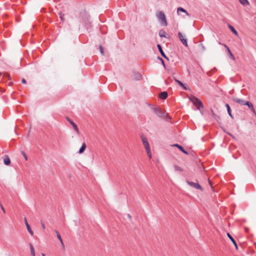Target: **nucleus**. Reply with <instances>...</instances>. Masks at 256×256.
<instances>
[{
  "instance_id": "nucleus-1",
  "label": "nucleus",
  "mask_w": 256,
  "mask_h": 256,
  "mask_svg": "<svg viewBox=\"0 0 256 256\" xmlns=\"http://www.w3.org/2000/svg\"><path fill=\"white\" fill-rule=\"evenodd\" d=\"M152 112L160 118L166 121H169L171 120V118L168 115L165 111L162 110V109L159 108L157 106H152Z\"/></svg>"
},
{
  "instance_id": "nucleus-2",
  "label": "nucleus",
  "mask_w": 256,
  "mask_h": 256,
  "mask_svg": "<svg viewBox=\"0 0 256 256\" xmlns=\"http://www.w3.org/2000/svg\"><path fill=\"white\" fill-rule=\"evenodd\" d=\"M190 100L196 107L198 110H199L201 114H202L201 108H203L204 105L202 102L194 96H192L190 98Z\"/></svg>"
},
{
  "instance_id": "nucleus-3",
  "label": "nucleus",
  "mask_w": 256,
  "mask_h": 256,
  "mask_svg": "<svg viewBox=\"0 0 256 256\" xmlns=\"http://www.w3.org/2000/svg\"><path fill=\"white\" fill-rule=\"evenodd\" d=\"M157 18L161 20L162 24L164 23L165 26H167L168 24L167 22L166 17L164 13L162 11H158L157 14Z\"/></svg>"
},
{
  "instance_id": "nucleus-4",
  "label": "nucleus",
  "mask_w": 256,
  "mask_h": 256,
  "mask_svg": "<svg viewBox=\"0 0 256 256\" xmlns=\"http://www.w3.org/2000/svg\"><path fill=\"white\" fill-rule=\"evenodd\" d=\"M186 183L190 186L198 190H200V191H203V188L202 186L198 184V182H194L188 180L186 181Z\"/></svg>"
},
{
  "instance_id": "nucleus-5",
  "label": "nucleus",
  "mask_w": 256,
  "mask_h": 256,
  "mask_svg": "<svg viewBox=\"0 0 256 256\" xmlns=\"http://www.w3.org/2000/svg\"><path fill=\"white\" fill-rule=\"evenodd\" d=\"M245 106H246L248 107V109L252 113V114L254 116H256V111L254 108L253 104L250 102L248 101H247V102Z\"/></svg>"
},
{
  "instance_id": "nucleus-6",
  "label": "nucleus",
  "mask_w": 256,
  "mask_h": 256,
  "mask_svg": "<svg viewBox=\"0 0 256 256\" xmlns=\"http://www.w3.org/2000/svg\"><path fill=\"white\" fill-rule=\"evenodd\" d=\"M232 98V100L235 102L239 104L240 106H245L246 104V103L247 102V101H246L244 100L240 99V98H238L234 97V96H233Z\"/></svg>"
},
{
  "instance_id": "nucleus-7",
  "label": "nucleus",
  "mask_w": 256,
  "mask_h": 256,
  "mask_svg": "<svg viewBox=\"0 0 256 256\" xmlns=\"http://www.w3.org/2000/svg\"><path fill=\"white\" fill-rule=\"evenodd\" d=\"M178 38H179L180 40L182 43V44L184 46H188V44L187 39L184 38V36H183V35L182 34L181 32H178Z\"/></svg>"
},
{
  "instance_id": "nucleus-8",
  "label": "nucleus",
  "mask_w": 256,
  "mask_h": 256,
  "mask_svg": "<svg viewBox=\"0 0 256 256\" xmlns=\"http://www.w3.org/2000/svg\"><path fill=\"white\" fill-rule=\"evenodd\" d=\"M141 138L146 150H149V148H150V147L147 138L144 136H142Z\"/></svg>"
},
{
  "instance_id": "nucleus-9",
  "label": "nucleus",
  "mask_w": 256,
  "mask_h": 256,
  "mask_svg": "<svg viewBox=\"0 0 256 256\" xmlns=\"http://www.w3.org/2000/svg\"><path fill=\"white\" fill-rule=\"evenodd\" d=\"M66 120L72 125L73 128L76 132V133L78 134V132H79L78 128L76 124L69 118L66 117Z\"/></svg>"
},
{
  "instance_id": "nucleus-10",
  "label": "nucleus",
  "mask_w": 256,
  "mask_h": 256,
  "mask_svg": "<svg viewBox=\"0 0 256 256\" xmlns=\"http://www.w3.org/2000/svg\"><path fill=\"white\" fill-rule=\"evenodd\" d=\"M174 146L178 148L181 152H182L183 153L185 154H188V153L187 151H186L184 148L180 145L179 144H176L173 145Z\"/></svg>"
},
{
  "instance_id": "nucleus-11",
  "label": "nucleus",
  "mask_w": 256,
  "mask_h": 256,
  "mask_svg": "<svg viewBox=\"0 0 256 256\" xmlns=\"http://www.w3.org/2000/svg\"><path fill=\"white\" fill-rule=\"evenodd\" d=\"M24 220L25 224L26 225V228H27V230H28V232H30V234L32 236H33L34 235V232L32 230V229H31V228L30 227V226L28 224V222H27V220H26V218H24Z\"/></svg>"
},
{
  "instance_id": "nucleus-12",
  "label": "nucleus",
  "mask_w": 256,
  "mask_h": 256,
  "mask_svg": "<svg viewBox=\"0 0 256 256\" xmlns=\"http://www.w3.org/2000/svg\"><path fill=\"white\" fill-rule=\"evenodd\" d=\"M227 236L228 237V238L234 244L236 248L238 250V246L235 240L233 238V237L230 235V234L227 233Z\"/></svg>"
},
{
  "instance_id": "nucleus-13",
  "label": "nucleus",
  "mask_w": 256,
  "mask_h": 256,
  "mask_svg": "<svg viewBox=\"0 0 256 256\" xmlns=\"http://www.w3.org/2000/svg\"><path fill=\"white\" fill-rule=\"evenodd\" d=\"M180 12L185 13L189 17L190 16V14L185 9H184V8H182V7H179L178 8V9H177L178 14H179V13Z\"/></svg>"
},
{
  "instance_id": "nucleus-14",
  "label": "nucleus",
  "mask_w": 256,
  "mask_h": 256,
  "mask_svg": "<svg viewBox=\"0 0 256 256\" xmlns=\"http://www.w3.org/2000/svg\"><path fill=\"white\" fill-rule=\"evenodd\" d=\"M134 78L136 80H140L142 79V76L140 73L138 72H134Z\"/></svg>"
},
{
  "instance_id": "nucleus-15",
  "label": "nucleus",
  "mask_w": 256,
  "mask_h": 256,
  "mask_svg": "<svg viewBox=\"0 0 256 256\" xmlns=\"http://www.w3.org/2000/svg\"><path fill=\"white\" fill-rule=\"evenodd\" d=\"M157 47L162 56L166 59H168V58L166 56L165 54L164 53L161 46L160 44H158L157 45Z\"/></svg>"
},
{
  "instance_id": "nucleus-16",
  "label": "nucleus",
  "mask_w": 256,
  "mask_h": 256,
  "mask_svg": "<svg viewBox=\"0 0 256 256\" xmlns=\"http://www.w3.org/2000/svg\"><path fill=\"white\" fill-rule=\"evenodd\" d=\"M4 164L8 166L10 164V158L8 155H5L4 156Z\"/></svg>"
},
{
  "instance_id": "nucleus-17",
  "label": "nucleus",
  "mask_w": 256,
  "mask_h": 256,
  "mask_svg": "<svg viewBox=\"0 0 256 256\" xmlns=\"http://www.w3.org/2000/svg\"><path fill=\"white\" fill-rule=\"evenodd\" d=\"M168 94L166 92H163L160 94L159 98L161 100H166L168 98Z\"/></svg>"
},
{
  "instance_id": "nucleus-18",
  "label": "nucleus",
  "mask_w": 256,
  "mask_h": 256,
  "mask_svg": "<svg viewBox=\"0 0 256 256\" xmlns=\"http://www.w3.org/2000/svg\"><path fill=\"white\" fill-rule=\"evenodd\" d=\"M55 232H56V236H57V237H58V239L59 240H60V242L61 245L62 246L63 248H64V242H62V237H61V236H60V234H59V232H58V230H55Z\"/></svg>"
},
{
  "instance_id": "nucleus-19",
  "label": "nucleus",
  "mask_w": 256,
  "mask_h": 256,
  "mask_svg": "<svg viewBox=\"0 0 256 256\" xmlns=\"http://www.w3.org/2000/svg\"><path fill=\"white\" fill-rule=\"evenodd\" d=\"M223 46L226 48L227 51H228V54H230V58H232V60H234V55L232 54V52L230 51V49L225 44H223Z\"/></svg>"
},
{
  "instance_id": "nucleus-20",
  "label": "nucleus",
  "mask_w": 256,
  "mask_h": 256,
  "mask_svg": "<svg viewBox=\"0 0 256 256\" xmlns=\"http://www.w3.org/2000/svg\"><path fill=\"white\" fill-rule=\"evenodd\" d=\"M226 108H227V111H228V115L230 116L231 118H234V116L232 114V110H231L230 106H229L228 104H226Z\"/></svg>"
},
{
  "instance_id": "nucleus-21",
  "label": "nucleus",
  "mask_w": 256,
  "mask_h": 256,
  "mask_svg": "<svg viewBox=\"0 0 256 256\" xmlns=\"http://www.w3.org/2000/svg\"><path fill=\"white\" fill-rule=\"evenodd\" d=\"M86 148V144L85 143H83L82 146L79 150L78 153L81 154H82Z\"/></svg>"
},
{
  "instance_id": "nucleus-22",
  "label": "nucleus",
  "mask_w": 256,
  "mask_h": 256,
  "mask_svg": "<svg viewBox=\"0 0 256 256\" xmlns=\"http://www.w3.org/2000/svg\"><path fill=\"white\" fill-rule=\"evenodd\" d=\"M159 36L161 38H167V36H166V32L164 30H161L159 32Z\"/></svg>"
},
{
  "instance_id": "nucleus-23",
  "label": "nucleus",
  "mask_w": 256,
  "mask_h": 256,
  "mask_svg": "<svg viewBox=\"0 0 256 256\" xmlns=\"http://www.w3.org/2000/svg\"><path fill=\"white\" fill-rule=\"evenodd\" d=\"M228 28H230V29L231 30V31L236 36H238V32L236 30V29L234 28V27L233 26H232V25L230 24H229L228 25Z\"/></svg>"
},
{
  "instance_id": "nucleus-24",
  "label": "nucleus",
  "mask_w": 256,
  "mask_h": 256,
  "mask_svg": "<svg viewBox=\"0 0 256 256\" xmlns=\"http://www.w3.org/2000/svg\"><path fill=\"white\" fill-rule=\"evenodd\" d=\"M30 252L32 256H36L34 249V246L32 245V244H30Z\"/></svg>"
},
{
  "instance_id": "nucleus-25",
  "label": "nucleus",
  "mask_w": 256,
  "mask_h": 256,
  "mask_svg": "<svg viewBox=\"0 0 256 256\" xmlns=\"http://www.w3.org/2000/svg\"><path fill=\"white\" fill-rule=\"evenodd\" d=\"M211 112H212V117L215 118L217 121L218 120H219L220 118L213 111V110H211Z\"/></svg>"
},
{
  "instance_id": "nucleus-26",
  "label": "nucleus",
  "mask_w": 256,
  "mask_h": 256,
  "mask_svg": "<svg viewBox=\"0 0 256 256\" xmlns=\"http://www.w3.org/2000/svg\"><path fill=\"white\" fill-rule=\"evenodd\" d=\"M239 1L240 3L244 6H246L249 4V2L248 0H239Z\"/></svg>"
},
{
  "instance_id": "nucleus-27",
  "label": "nucleus",
  "mask_w": 256,
  "mask_h": 256,
  "mask_svg": "<svg viewBox=\"0 0 256 256\" xmlns=\"http://www.w3.org/2000/svg\"><path fill=\"white\" fill-rule=\"evenodd\" d=\"M174 78L175 80V82L178 83L180 86H184V84L180 80H177L176 78L174 77Z\"/></svg>"
},
{
  "instance_id": "nucleus-28",
  "label": "nucleus",
  "mask_w": 256,
  "mask_h": 256,
  "mask_svg": "<svg viewBox=\"0 0 256 256\" xmlns=\"http://www.w3.org/2000/svg\"><path fill=\"white\" fill-rule=\"evenodd\" d=\"M58 14L60 15V18L62 22H64V14H62V12H59Z\"/></svg>"
},
{
  "instance_id": "nucleus-29",
  "label": "nucleus",
  "mask_w": 256,
  "mask_h": 256,
  "mask_svg": "<svg viewBox=\"0 0 256 256\" xmlns=\"http://www.w3.org/2000/svg\"><path fill=\"white\" fill-rule=\"evenodd\" d=\"M158 58L161 61V63L162 64L164 67L166 68V64H164V60H163V59L160 57H158Z\"/></svg>"
},
{
  "instance_id": "nucleus-30",
  "label": "nucleus",
  "mask_w": 256,
  "mask_h": 256,
  "mask_svg": "<svg viewBox=\"0 0 256 256\" xmlns=\"http://www.w3.org/2000/svg\"><path fill=\"white\" fill-rule=\"evenodd\" d=\"M174 168H175L176 170H178V171H180V172L182 171V169L180 167L178 166H174Z\"/></svg>"
},
{
  "instance_id": "nucleus-31",
  "label": "nucleus",
  "mask_w": 256,
  "mask_h": 256,
  "mask_svg": "<svg viewBox=\"0 0 256 256\" xmlns=\"http://www.w3.org/2000/svg\"><path fill=\"white\" fill-rule=\"evenodd\" d=\"M146 152H147V154L148 156V157L151 158H152V154H151V152H150V148H149V150H146Z\"/></svg>"
},
{
  "instance_id": "nucleus-32",
  "label": "nucleus",
  "mask_w": 256,
  "mask_h": 256,
  "mask_svg": "<svg viewBox=\"0 0 256 256\" xmlns=\"http://www.w3.org/2000/svg\"><path fill=\"white\" fill-rule=\"evenodd\" d=\"M99 48H100V53L102 54V55H104V49H103L102 46H99Z\"/></svg>"
},
{
  "instance_id": "nucleus-33",
  "label": "nucleus",
  "mask_w": 256,
  "mask_h": 256,
  "mask_svg": "<svg viewBox=\"0 0 256 256\" xmlns=\"http://www.w3.org/2000/svg\"><path fill=\"white\" fill-rule=\"evenodd\" d=\"M22 155L24 156L25 160H27L28 158V156H27L26 154L24 152H22Z\"/></svg>"
},
{
  "instance_id": "nucleus-34",
  "label": "nucleus",
  "mask_w": 256,
  "mask_h": 256,
  "mask_svg": "<svg viewBox=\"0 0 256 256\" xmlns=\"http://www.w3.org/2000/svg\"><path fill=\"white\" fill-rule=\"evenodd\" d=\"M200 46L201 47L202 50H206L205 47L202 44H200Z\"/></svg>"
},
{
  "instance_id": "nucleus-35",
  "label": "nucleus",
  "mask_w": 256,
  "mask_h": 256,
  "mask_svg": "<svg viewBox=\"0 0 256 256\" xmlns=\"http://www.w3.org/2000/svg\"><path fill=\"white\" fill-rule=\"evenodd\" d=\"M0 208H1L3 212L4 213H5L6 212L5 210L4 209V208L3 206H2V204H0Z\"/></svg>"
},
{
  "instance_id": "nucleus-36",
  "label": "nucleus",
  "mask_w": 256,
  "mask_h": 256,
  "mask_svg": "<svg viewBox=\"0 0 256 256\" xmlns=\"http://www.w3.org/2000/svg\"><path fill=\"white\" fill-rule=\"evenodd\" d=\"M41 224H42V227L43 229H45L46 228V226H45L43 222H41Z\"/></svg>"
},
{
  "instance_id": "nucleus-37",
  "label": "nucleus",
  "mask_w": 256,
  "mask_h": 256,
  "mask_svg": "<svg viewBox=\"0 0 256 256\" xmlns=\"http://www.w3.org/2000/svg\"><path fill=\"white\" fill-rule=\"evenodd\" d=\"M22 84H26V80L24 78H22Z\"/></svg>"
},
{
  "instance_id": "nucleus-38",
  "label": "nucleus",
  "mask_w": 256,
  "mask_h": 256,
  "mask_svg": "<svg viewBox=\"0 0 256 256\" xmlns=\"http://www.w3.org/2000/svg\"><path fill=\"white\" fill-rule=\"evenodd\" d=\"M182 88H184V90H188L187 87H186V86H185L184 84V86H182Z\"/></svg>"
},
{
  "instance_id": "nucleus-39",
  "label": "nucleus",
  "mask_w": 256,
  "mask_h": 256,
  "mask_svg": "<svg viewBox=\"0 0 256 256\" xmlns=\"http://www.w3.org/2000/svg\"><path fill=\"white\" fill-rule=\"evenodd\" d=\"M128 217L129 218H131V216L130 214H128Z\"/></svg>"
},
{
  "instance_id": "nucleus-40",
  "label": "nucleus",
  "mask_w": 256,
  "mask_h": 256,
  "mask_svg": "<svg viewBox=\"0 0 256 256\" xmlns=\"http://www.w3.org/2000/svg\"><path fill=\"white\" fill-rule=\"evenodd\" d=\"M208 182H209L211 186H212L211 182L209 180H208Z\"/></svg>"
},
{
  "instance_id": "nucleus-41",
  "label": "nucleus",
  "mask_w": 256,
  "mask_h": 256,
  "mask_svg": "<svg viewBox=\"0 0 256 256\" xmlns=\"http://www.w3.org/2000/svg\"><path fill=\"white\" fill-rule=\"evenodd\" d=\"M42 256H46L45 254H44V253H42Z\"/></svg>"
},
{
  "instance_id": "nucleus-42",
  "label": "nucleus",
  "mask_w": 256,
  "mask_h": 256,
  "mask_svg": "<svg viewBox=\"0 0 256 256\" xmlns=\"http://www.w3.org/2000/svg\"><path fill=\"white\" fill-rule=\"evenodd\" d=\"M246 230L247 231L248 230V228H246Z\"/></svg>"
}]
</instances>
